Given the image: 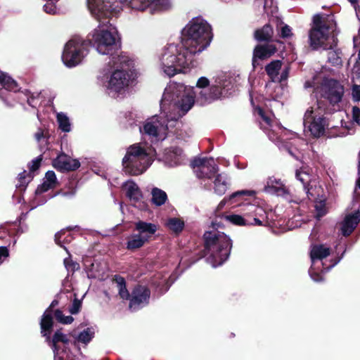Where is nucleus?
I'll use <instances>...</instances> for the list:
<instances>
[{
    "instance_id": "c756f323",
    "label": "nucleus",
    "mask_w": 360,
    "mask_h": 360,
    "mask_svg": "<svg viewBox=\"0 0 360 360\" xmlns=\"http://www.w3.org/2000/svg\"><path fill=\"white\" fill-rule=\"evenodd\" d=\"M148 241L138 232L134 231L131 234L127 242V248L129 250H135L143 247Z\"/></svg>"
},
{
    "instance_id": "6e6d98bb",
    "label": "nucleus",
    "mask_w": 360,
    "mask_h": 360,
    "mask_svg": "<svg viewBox=\"0 0 360 360\" xmlns=\"http://www.w3.org/2000/svg\"><path fill=\"white\" fill-rule=\"evenodd\" d=\"M352 98L354 101H360V84L353 86Z\"/></svg>"
},
{
    "instance_id": "f8f14e48",
    "label": "nucleus",
    "mask_w": 360,
    "mask_h": 360,
    "mask_svg": "<svg viewBox=\"0 0 360 360\" xmlns=\"http://www.w3.org/2000/svg\"><path fill=\"white\" fill-rule=\"evenodd\" d=\"M330 248L324 245H314L311 246L310 252L311 266L309 271V274L313 281L316 282L323 281L321 274L328 271L340 261L342 257L336 260L330 266L324 267V264L321 261L323 259L327 257L330 255Z\"/></svg>"
},
{
    "instance_id": "cd10ccee",
    "label": "nucleus",
    "mask_w": 360,
    "mask_h": 360,
    "mask_svg": "<svg viewBox=\"0 0 360 360\" xmlns=\"http://www.w3.org/2000/svg\"><path fill=\"white\" fill-rule=\"evenodd\" d=\"M158 230L155 224L139 220L134 223V231L138 232L148 241L152 238Z\"/></svg>"
},
{
    "instance_id": "4468645a",
    "label": "nucleus",
    "mask_w": 360,
    "mask_h": 360,
    "mask_svg": "<svg viewBox=\"0 0 360 360\" xmlns=\"http://www.w3.org/2000/svg\"><path fill=\"white\" fill-rule=\"evenodd\" d=\"M87 6L91 14L98 21L120 11L119 3L115 0H87Z\"/></svg>"
},
{
    "instance_id": "aec40b11",
    "label": "nucleus",
    "mask_w": 360,
    "mask_h": 360,
    "mask_svg": "<svg viewBox=\"0 0 360 360\" xmlns=\"http://www.w3.org/2000/svg\"><path fill=\"white\" fill-rule=\"evenodd\" d=\"M122 188L126 197L134 207L140 210L145 209L146 203L143 201V194L136 183L132 180H128L122 184Z\"/></svg>"
},
{
    "instance_id": "f257e3e1",
    "label": "nucleus",
    "mask_w": 360,
    "mask_h": 360,
    "mask_svg": "<svg viewBox=\"0 0 360 360\" xmlns=\"http://www.w3.org/2000/svg\"><path fill=\"white\" fill-rule=\"evenodd\" d=\"M212 39L211 26L201 17L192 18L181 31V41L165 46L158 53V67L171 77L195 66V56L204 51Z\"/></svg>"
},
{
    "instance_id": "39448f33",
    "label": "nucleus",
    "mask_w": 360,
    "mask_h": 360,
    "mask_svg": "<svg viewBox=\"0 0 360 360\" xmlns=\"http://www.w3.org/2000/svg\"><path fill=\"white\" fill-rule=\"evenodd\" d=\"M213 229L204 233V254L207 262L212 267L221 265L229 257L232 243L230 238L224 233Z\"/></svg>"
},
{
    "instance_id": "49530a36",
    "label": "nucleus",
    "mask_w": 360,
    "mask_h": 360,
    "mask_svg": "<svg viewBox=\"0 0 360 360\" xmlns=\"http://www.w3.org/2000/svg\"><path fill=\"white\" fill-rule=\"evenodd\" d=\"M55 317L56 319L61 323H63V324H69V323H71L74 319L72 318V316H65L63 312L59 310V309H57V310H55L53 314V317Z\"/></svg>"
},
{
    "instance_id": "c9c22d12",
    "label": "nucleus",
    "mask_w": 360,
    "mask_h": 360,
    "mask_svg": "<svg viewBox=\"0 0 360 360\" xmlns=\"http://www.w3.org/2000/svg\"><path fill=\"white\" fill-rule=\"evenodd\" d=\"M254 195H255V191H253L243 190V191H239L235 192L232 195H231L229 197V198H224L219 203V205L217 206V210H219L222 209L227 202H229L230 204L233 203V200L236 198H239V197H242L244 195L252 196Z\"/></svg>"
},
{
    "instance_id": "f3484780",
    "label": "nucleus",
    "mask_w": 360,
    "mask_h": 360,
    "mask_svg": "<svg viewBox=\"0 0 360 360\" xmlns=\"http://www.w3.org/2000/svg\"><path fill=\"white\" fill-rule=\"evenodd\" d=\"M264 190L268 193L282 197L288 202H299L298 199L293 198L289 188L280 179L274 176L267 179Z\"/></svg>"
},
{
    "instance_id": "20e7f679",
    "label": "nucleus",
    "mask_w": 360,
    "mask_h": 360,
    "mask_svg": "<svg viewBox=\"0 0 360 360\" xmlns=\"http://www.w3.org/2000/svg\"><path fill=\"white\" fill-rule=\"evenodd\" d=\"M336 22L333 15L317 14L309 33V46L314 50H334L337 45Z\"/></svg>"
},
{
    "instance_id": "09e8293b",
    "label": "nucleus",
    "mask_w": 360,
    "mask_h": 360,
    "mask_svg": "<svg viewBox=\"0 0 360 360\" xmlns=\"http://www.w3.org/2000/svg\"><path fill=\"white\" fill-rule=\"evenodd\" d=\"M57 1H49V3H46L43 9L44 12H46L48 14L55 15L57 13V8L56 6V3Z\"/></svg>"
},
{
    "instance_id": "9b49d317",
    "label": "nucleus",
    "mask_w": 360,
    "mask_h": 360,
    "mask_svg": "<svg viewBox=\"0 0 360 360\" xmlns=\"http://www.w3.org/2000/svg\"><path fill=\"white\" fill-rule=\"evenodd\" d=\"M88 53L86 41L80 37H75L66 43L63 52L62 60L67 67H75L82 63Z\"/></svg>"
},
{
    "instance_id": "69168bd1",
    "label": "nucleus",
    "mask_w": 360,
    "mask_h": 360,
    "mask_svg": "<svg viewBox=\"0 0 360 360\" xmlns=\"http://www.w3.org/2000/svg\"><path fill=\"white\" fill-rule=\"evenodd\" d=\"M312 86H313V85L311 84L310 82H306L304 84L305 88H309V87H312Z\"/></svg>"
},
{
    "instance_id": "9d476101",
    "label": "nucleus",
    "mask_w": 360,
    "mask_h": 360,
    "mask_svg": "<svg viewBox=\"0 0 360 360\" xmlns=\"http://www.w3.org/2000/svg\"><path fill=\"white\" fill-rule=\"evenodd\" d=\"M238 77L234 75L223 74L215 79L214 83L210 86V93L207 90H202L198 99L201 105L210 103L223 96L231 95L236 87Z\"/></svg>"
},
{
    "instance_id": "f704fd0d",
    "label": "nucleus",
    "mask_w": 360,
    "mask_h": 360,
    "mask_svg": "<svg viewBox=\"0 0 360 360\" xmlns=\"http://www.w3.org/2000/svg\"><path fill=\"white\" fill-rule=\"evenodd\" d=\"M114 281L117 285L120 297L123 300H130L131 294H129L126 288L124 278L120 276H115Z\"/></svg>"
},
{
    "instance_id": "a18cd8bd",
    "label": "nucleus",
    "mask_w": 360,
    "mask_h": 360,
    "mask_svg": "<svg viewBox=\"0 0 360 360\" xmlns=\"http://www.w3.org/2000/svg\"><path fill=\"white\" fill-rule=\"evenodd\" d=\"M316 217L319 219L327 213L325 200H319L315 202Z\"/></svg>"
},
{
    "instance_id": "3c124183",
    "label": "nucleus",
    "mask_w": 360,
    "mask_h": 360,
    "mask_svg": "<svg viewBox=\"0 0 360 360\" xmlns=\"http://www.w3.org/2000/svg\"><path fill=\"white\" fill-rule=\"evenodd\" d=\"M280 35L282 38H289L292 36V30L288 25H284L281 29Z\"/></svg>"
},
{
    "instance_id": "a211bd4d",
    "label": "nucleus",
    "mask_w": 360,
    "mask_h": 360,
    "mask_svg": "<svg viewBox=\"0 0 360 360\" xmlns=\"http://www.w3.org/2000/svg\"><path fill=\"white\" fill-rule=\"evenodd\" d=\"M120 2L133 10L143 11L150 9L151 13L166 10L170 6L169 0H120Z\"/></svg>"
},
{
    "instance_id": "393cba45",
    "label": "nucleus",
    "mask_w": 360,
    "mask_h": 360,
    "mask_svg": "<svg viewBox=\"0 0 360 360\" xmlns=\"http://www.w3.org/2000/svg\"><path fill=\"white\" fill-rule=\"evenodd\" d=\"M276 51V48L273 44L257 45L253 52L252 66L254 68L259 65L257 61L271 57Z\"/></svg>"
},
{
    "instance_id": "2eb2a0df",
    "label": "nucleus",
    "mask_w": 360,
    "mask_h": 360,
    "mask_svg": "<svg viewBox=\"0 0 360 360\" xmlns=\"http://www.w3.org/2000/svg\"><path fill=\"white\" fill-rule=\"evenodd\" d=\"M317 90L323 98L332 104L339 103L344 94L343 86L333 79L325 78Z\"/></svg>"
},
{
    "instance_id": "72a5a7b5",
    "label": "nucleus",
    "mask_w": 360,
    "mask_h": 360,
    "mask_svg": "<svg viewBox=\"0 0 360 360\" xmlns=\"http://www.w3.org/2000/svg\"><path fill=\"white\" fill-rule=\"evenodd\" d=\"M151 201L156 206L164 205L167 200V193L158 188H153L151 191Z\"/></svg>"
},
{
    "instance_id": "bb28decb",
    "label": "nucleus",
    "mask_w": 360,
    "mask_h": 360,
    "mask_svg": "<svg viewBox=\"0 0 360 360\" xmlns=\"http://www.w3.org/2000/svg\"><path fill=\"white\" fill-rule=\"evenodd\" d=\"M165 161L170 167L181 165L184 161L182 150L178 147H171L165 150Z\"/></svg>"
},
{
    "instance_id": "c85d7f7f",
    "label": "nucleus",
    "mask_w": 360,
    "mask_h": 360,
    "mask_svg": "<svg viewBox=\"0 0 360 360\" xmlns=\"http://www.w3.org/2000/svg\"><path fill=\"white\" fill-rule=\"evenodd\" d=\"M56 185L57 179L55 172L53 171H48L46 173L43 184L38 186L36 190V193H42L51 188H55Z\"/></svg>"
},
{
    "instance_id": "4d7b16f0",
    "label": "nucleus",
    "mask_w": 360,
    "mask_h": 360,
    "mask_svg": "<svg viewBox=\"0 0 360 360\" xmlns=\"http://www.w3.org/2000/svg\"><path fill=\"white\" fill-rule=\"evenodd\" d=\"M49 133L44 136L40 141H38L39 146L41 150L46 149L49 143Z\"/></svg>"
},
{
    "instance_id": "603ef678",
    "label": "nucleus",
    "mask_w": 360,
    "mask_h": 360,
    "mask_svg": "<svg viewBox=\"0 0 360 360\" xmlns=\"http://www.w3.org/2000/svg\"><path fill=\"white\" fill-rule=\"evenodd\" d=\"M98 266V264L92 263L91 264V269L87 270V276L89 278H96L100 277V274L94 272V269Z\"/></svg>"
},
{
    "instance_id": "ea45409f",
    "label": "nucleus",
    "mask_w": 360,
    "mask_h": 360,
    "mask_svg": "<svg viewBox=\"0 0 360 360\" xmlns=\"http://www.w3.org/2000/svg\"><path fill=\"white\" fill-rule=\"evenodd\" d=\"M255 38L258 41H269L273 35V29L269 25H265L261 30L255 32Z\"/></svg>"
},
{
    "instance_id": "de8ad7c7",
    "label": "nucleus",
    "mask_w": 360,
    "mask_h": 360,
    "mask_svg": "<svg viewBox=\"0 0 360 360\" xmlns=\"http://www.w3.org/2000/svg\"><path fill=\"white\" fill-rule=\"evenodd\" d=\"M32 176L30 173L26 171L19 174L18 175V184L16 185L18 188H25L27 184L31 181Z\"/></svg>"
},
{
    "instance_id": "412c9836",
    "label": "nucleus",
    "mask_w": 360,
    "mask_h": 360,
    "mask_svg": "<svg viewBox=\"0 0 360 360\" xmlns=\"http://www.w3.org/2000/svg\"><path fill=\"white\" fill-rule=\"evenodd\" d=\"M282 61L276 60L271 61L265 67V70L273 82L281 83L288 79L290 72L289 66L281 69Z\"/></svg>"
},
{
    "instance_id": "7c9ffc66",
    "label": "nucleus",
    "mask_w": 360,
    "mask_h": 360,
    "mask_svg": "<svg viewBox=\"0 0 360 360\" xmlns=\"http://www.w3.org/2000/svg\"><path fill=\"white\" fill-rule=\"evenodd\" d=\"M296 178L303 184V189L304 190L308 198H310L313 197L314 195L311 190L312 189V186L309 187L310 182V176L309 174L304 171H297L295 174Z\"/></svg>"
},
{
    "instance_id": "423d86ee",
    "label": "nucleus",
    "mask_w": 360,
    "mask_h": 360,
    "mask_svg": "<svg viewBox=\"0 0 360 360\" xmlns=\"http://www.w3.org/2000/svg\"><path fill=\"white\" fill-rule=\"evenodd\" d=\"M57 304L56 301H53L50 307L44 311L40 322L41 333L51 346L55 360H72L70 356L69 346L73 343L68 338V335L58 330L55 332L52 339L50 337L53 324V314L55 311L52 308Z\"/></svg>"
},
{
    "instance_id": "2f4dec72",
    "label": "nucleus",
    "mask_w": 360,
    "mask_h": 360,
    "mask_svg": "<svg viewBox=\"0 0 360 360\" xmlns=\"http://www.w3.org/2000/svg\"><path fill=\"white\" fill-rule=\"evenodd\" d=\"M222 217L228 222L237 226H250L251 220L245 216L236 214H224Z\"/></svg>"
},
{
    "instance_id": "bf43d9fd",
    "label": "nucleus",
    "mask_w": 360,
    "mask_h": 360,
    "mask_svg": "<svg viewBox=\"0 0 360 360\" xmlns=\"http://www.w3.org/2000/svg\"><path fill=\"white\" fill-rule=\"evenodd\" d=\"M41 161V158H37L33 160L31 162V165L30 166V169L31 172L36 171L40 166V162Z\"/></svg>"
},
{
    "instance_id": "4be33fe9",
    "label": "nucleus",
    "mask_w": 360,
    "mask_h": 360,
    "mask_svg": "<svg viewBox=\"0 0 360 360\" xmlns=\"http://www.w3.org/2000/svg\"><path fill=\"white\" fill-rule=\"evenodd\" d=\"M241 212L245 218L251 220V224L254 226H262V221L266 215V212L262 207L253 204H243L241 205Z\"/></svg>"
},
{
    "instance_id": "6ab92c4d",
    "label": "nucleus",
    "mask_w": 360,
    "mask_h": 360,
    "mask_svg": "<svg viewBox=\"0 0 360 360\" xmlns=\"http://www.w3.org/2000/svg\"><path fill=\"white\" fill-rule=\"evenodd\" d=\"M150 290L145 285H137L131 291L129 307L131 311L139 310L149 303Z\"/></svg>"
},
{
    "instance_id": "1a4fd4ad",
    "label": "nucleus",
    "mask_w": 360,
    "mask_h": 360,
    "mask_svg": "<svg viewBox=\"0 0 360 360\" xmlns=\"http://www.w3.org/2000/svg\"><path fill=\"white\" fill-rule=\"evenodd\" d=\"M177 121L169 115L166 110H162L159 115L147 119L142 127H139L140 132L148 137L152 143L164 140L170 129L175 127Z\"/></svg>"
},
{
    "instance_id": "a19ab883",
    "label": "nucleus",
    "mask_w": 360,
    "mask_h": 360,
    "mask_svg": "<svg viewBox=\"0 0 360 360\" xmlns=\"http://www.w3.org/2000/svg\"><path fill=\"white\" fill-rule=\"evenodd\" d=\"M255 112L257 114L261 119L259 120L261 128L265 131L269 130V127H271V120L270 117L265 115L264 112L261 108H256Z\"/></svg>"
},
{
    "instance_id": "37998d69",
    "label": "nucleus",
    "mask_w": 360,
    "mask_h": 360,
    "mask_svg": "<svg viewBox=\"0 0 360 360\" xmlns=\"http://www.w3.org/2000/svg\"><path fill=\"white\" fill-rule=\"evenodd\" d=\"M167 277L165 278H157L153 281V284L156 286L157 290L159 293L163 294L167 292L170 286Z\"/></svg>"
},
{
    "instance_id": "e2e57ef3",
    "label": "nucleus",
    "mask_w": 360,
    "mask_h": 360,
    "mask_svg": "<svg viewBox=\"0 0 360 360\" xmlns=\"http://www.w3.org/2000/svg\"><path fill=\"white\" fill-rule=\"evenodd\" d=\"M353 6L355 9L356 14L358 13L359 6L356 5L357 0H348Z\"/></svg>"
},
{
    "instance_id": "dca6fc26",
    "label": "nucleus",
    "mask_w": 360,
    "mask_h": 360,
    "mask_svg": "<svg viewBox=\"0 0 360 360\" xmlns=\"http://www.w3.org/2000/svg\"><path fill=\"white\" fill-rule=\"evenodd\" d=\"M191 167L198 179L210 180L218 172L219 167L212 158H195Z\"/></svg>"
},
{
    "instance_id": "680f3d73",
    "label": "nucleus",
    "mask_w": 360,
    "mask_h": 360,
    "mask_svg": "<svg viewBox=\"0 0 360 360\" xmlns=\"http://www.w3.org/2000/svg\"><path fill=\"white\" fill-rule=\"evenodd\" d=\"M330 54L333 55V63H338L340 58L337 55V53L335 51L330 52Z\"/></svg>"
},
{
    "instance_id": "ddd939ff",
    "label": "nucleus",
    "mask_w": 360,
    "mask_h": 360,
    "mask_svg": "<svg viewBox=\"0 0 360 360\" xmlns=\"http://www.w3.org/2000/svg\"><path fill=\"white\" fill-rule=\"evenodd\" d=\"M303 124L305 130L314 137L318 138L324 134L326 121L323 110L318 103L307 108L304 115Z\"/></svg>"
},
{
    "instance_id": "a878e982",
    "label": "nucleus",
    "mask_w": 360,
    "mask_h": 360,
    "mask_svg": "<svg viewBox=\"0 0 360 360\" xmlns=\"http://www.w3.org/2000/svg\"><path fill=\"white\" fill-rule=\"evenodd\" d=\"M214 193L219 195H224L227 191L230 182L228 175L225 173H217L212 179Z\"/></svg>"
},
{
    "instance_id": "5701e85b",
    "label": "nucleus",
    "mask_w": 360,
    "mask_h": 360,
    "mask_svg": "<svg viewBox=\"0 0 360 360\" xmlns=\"http://www.w3.org/2000/svg\"><path fill=\"white\" fill-rule=\"evenodd\" d=\"M53 166L60 172H69L78 169L80 167V162L77 159H73L61 153L53 160Z\"/></svg>"
},
{
    "instance_id": "79ce46f5",
    "label": "nucleus",
    "mask_w": 360,
    "mask_h": 360,
    "mask_svg": "<svg viewBox=\"0 0 360 360\" xmlns=\"http://www.w3.org/2000/svg\"><path fill=\"white\" fill-rule=\"evenodd\" d=\"M210 84V82L207 78L205 77H201L198 79L196 86L194 87L195 91H196V99L197 101L200 102L201 103V101L198 99V97L200 96L199 93L202 90H207V94L210 93V87L208 89H206Z\"/></svg>"
},
{
    "instance_id": "864d4df0",
    "label": "nucleus",
    "mask_w": 360,
    "mask_h": 360,
    "mask_svg": "<svg viewBox=\"0 0 360 360\" xmlns=\"http://www.w3.org/2000/svg\"><path fill=\"white\" fill-rule=\"evenodd\" d=\"M81 307V302L78 300L77 299H75L72 304V306L70 308V312L72 314H75L78 313L79 311V309Z\"/></svg>"
},
{
    "instance_id": "58836bf2",
    "label": "nucleus",
    "mask_w": 360,
    "mask_h": 360,
    "mask_svg": "<svg viewBox=\"0 0 360 360\" xmlns=\"http://www.w3.org/2000/svg\"><path fill=\"white\" fill-rule=\"evenodd\" d=\"M165 225L169 230L178 233L183 230L184 221L179 218L171 217L167 220Z\"/></svg>"
},
{
    "instance_id": "473e14b6",
    "label": "nucleus",
    "mask_w": 360,
    "mask_h": 360,
    "mask_svg": "<svg viewBox=\"0 0 360 360\" xmlns=\"http://www.w3.org/2000/svg\"><path fill=\"white\" fill-rule=\"evenodd\" d=\"M72 336L74 338V345L76 342L87 344L89 343L94 336V330L92 328H87L83 331L80 332L78 335L72 334Z\"/></svg>"
},
{
    "instance_id": "13d9d810",
    "label": "nucleus",
    "mask_w": 360,
    "mask_h": 360,
    "mask_svg": "<svg viewBox=\"0 0 360 360\" xmlns=\"http://www.w3.org/2000/svg\"><path fill=\"white\" fill-rule=\"evenodd\" d=\"M8 255L9 252L7 248L4 246L0 247V264L3 263L4 259L8 257Z\"/></svg>"
},
{
    "instance_id": "b1692460",
    "label": "nucleus",
    "mask_w": 360,
    "mask_h": 360,
    "mask_svg": "<svg viewBox=\"0 0 360 360\" xmlns=\"http://www.w3.org/2000/svg\"><path fill=\"white\" fill-rule=\"evenodd\" d=\"M360 221V211L355 210L345 215L341 224V232L343 236H349Z\"/></svg>"
},
{
    "instance_id": "8fccbe9b",
    "label": "nucleus",
    "mask_w": 360,
    "mask_h": 360,
    "mask_svg": "<svg viewBox=\"0 0 360 360\" xmlns=\"http://www.w3.org/2000/svg\"><path fill=\"white\" fill-rule=\"evenodd\" d=\"M352 121L353 123H356L360 126V108L356 106H354L352 110Z\"/></svg>"
},
{
    "instance_id": "e433bc0d",
    "label": "nucleus",
    "mask_w": 360,
    "mask_h": 360,
    "mask_svg": "<svg viewBox=\"0 0 360 360\" xmlns=\"http://www.w3.org/2000/svg\"><path fill=\"white\" fill-rule=\"evenodd\" d=\"M0 86L8 91H16L18 85L11 77L0 71Z\"/></svg>"
},
{
    "instance_id": "338daca9",
    "label": "nucleus",
    "mask_w": 360,
    "mask_h": 360,
    "mask_svg": "<svg viewBox=\"0 0 360 360\" xmlns=\"http://www.w3.org/2000/svg\"><path fill=\"white\" fill-rule=\"evenodd\" d=\"M64 263H65V266L68 268V262L67 259H64Z\"/></svg>"
},
{
    "instance_id": "5fc2aeb1",
    "label": "nucleus",
    "mask_w": 360,
    "mask_h": 360,
    "mask_svg": "<svg viewBox=\"0 0 360 360\" xmlns=\"http://www.w3.org/2000/svg\"><path fill=\"white\" fill-rule=\"evenodd\" d=\"M49 133L48 130L44 129H38L37 131L34 133V139L37 142L40 141V140L45 136Z\"/></svg>"
},
{
    "instance_id": "4c0bfd02",
    "label": "nucleus",
    "mask_w": 360,
    "mask_h": 360,
    "mask_svg": "<svg viewBox=\"0 0 360 360\" xmlns=\"http://www.w3.org/2000/svg\"><path fill=\"white\" fill-rule=\"evenodd\" d=\"M58 128L63 132L71 131V122L69 117L63 112H58L56 115Z\"/></svg>"
},
{
    "instance_id": "052dcab7",
    "label": "nucleus",
    "mask_w": 360,
    "mask_h": 360,
    "mask_svg": "<svg viewBox=\"0 0 360 360\" xmlns=\"http://www.w3.org/2000/svg\"><path fill=\"white\" fill-rule=\"evenodd\" d=\"M75 191L74 190H72L68 192L60 191L58 193V194H61L62 195H63L65 197H72L75 195Z\"/></svg>"
},
{
    "instance_id": "c03bdc74",
    "label": "nucleus",
    "mask_w": 360,
    "mask_h": 360,
    "mask_svg": "<svg viewBox=\"0 0 360 360\" xmlns=\"http://www.w3.org/2000/svg\"><path fill=\"white\" fill-rule=\"evenodd\" d=\"M71 239L70 233L67 231L62 230L55 235V241L60 246H62V243L70 242Z\"/></svg>"
},
{
    "instance_id": "6e6552de",
    "label": "nucleus",
    "mask_w": 360,
    "mask_h": 360,
    "mask_svg": "<svg viewBox=\"0 0 360 360\" xmlns=\"http://www.w3.org/2000/svg\"><path fill=\"white\" fill-rule=\"evenodd\" d=\"M155 150L143 143L130 146L122 159L123 169L129 175L143 174L153 162Z\"/></svg>"
},
{
    "instance_id": "774afa93",
    "label": "nucleus",
    "mask_w": 360,
    "mask_h": 360,
    "mask_svg": "<svg viewBox=\"0 0 360 360\" xmlns=\"http://www.w3.org/2000/svg\"><path fill=\"white\" fill-rule=\"evenodd\" d=\"M358 58L360 60V51H359V53H358Z\"/></svg>"
},
{
    "instance_id": "0eeeda50",
    "label": "nucleus",
    "mask_w": 360,
    "mask_h": 360,
    "mask_svg": "<svg viewBox=\"0 0 360 360\" xmlns=\"http://www.w3.org/2000/svg\"><path fill=\"white\" fill-rule=\"evenodd\" d=\"M120 36L115 27L104 22L95 28L88 36V40L97 52L110 55V58L124 53L120 51Z\"/></svg>"
},
{
    "instance_id": "7ed1b4c3",
    "label": "nucleus",
    "mask_w": 360,
    "mask_h": 360,
    "mask_svg": "<svg viewBox=\"0 0 360 360\" xmlns=\"http://www.w3.org/2000/svg\"><path fill=\"white\" fill-rule=\"evenodd\" d=\"M193 86L182 83L171 82L165 89L160 102L161 110H166L178 122V120L191 109L196 98Z\"/></svg>"
},
{
    "instance_id": "0e129e2a",
    "label": "nucleus",
    "mask_w": 360,
    "mask_h": 360,
    "mask_svg": "<svg viewBox=\"0 0 360 360\" xmlns=\"http://www.w3.org/2000/svg\"><path fill=\"white\" fill-rule=\"evenodd\" d=\"M266 133H267V134H268V136H269V139H270L271 140L274 141V140H276V139H277V138L274 137V135H272V134H271L270 131H267Z\"/></svg>"
},
{
    "instance_id": "f03ea898",
    "label": "nucleus",
    "mask_w": 360,
    "mask_h": 360,
    "mask_svg": "<svg viewBox=\"0 0 360 360\" xmlns=\"http://www.w3.org/2000/svg\"><path fill=\"white\" fill-rule=\"evenodd\" d=\"M134 60L127 53L113 56L99 72L97 80L112 96H124L134 85L136 73Z\"/></svg>"
}]
</instances>
